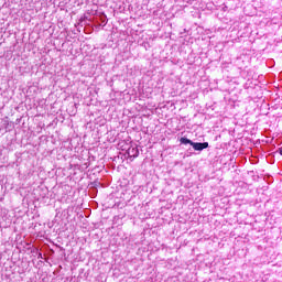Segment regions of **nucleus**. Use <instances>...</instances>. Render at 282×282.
Segmentation results:
<instances>
[{"label": "nucleus", "instance_id": "nucleus-4", "mask_svg": "<svg viewBox=\"0 0 282 282\" xmlns=\"http://www.w3.org/2000/svg\"><path fill=\"white\" fill-rule=\"evenodd\" d=\"M279 153H280V155H282V148L279 149Z\"/></svg>", "mask_w": 282, "mask_h": 282}, {"label": "nucleus", "instance_id": "nucleus-2", "mask_svg": "<svg viewBox=\"0 0 282 282\" xmlns=\"http://www.w3.org/2000/svg\"><path fill=\"white\" fill-rule=\"evenodd\" d=\"M128 155L130 158H138V155H140V151L138 150V148H130L128 150Z\"/></svg>", "mask_w": 282, "mask_h": 282}, {"label": "nucleus", "instance_id": "nucleus-1", "mask_svg": "<svg viewBox=\"0 0 282 282\" xmlns=\"http://www.w3.org/2000/svg\"><path fill=\"white\" fill-rule=\"evenodd\" d=\"M192 147L194 151H204V149H208V142H204V143L192 142Z\"/></svg>", "mask_w": 282, "mask_h": 282}, {"label": "nucleus", "instance_id": "nucleus-3", "mask_svg": "<svg viewBox=\"0 0 282 282\" xmlns=\"http://www.w3.org/2000/svg\"><path fill=\"white\" fill-rule=\"evenodd\" d=\"M180 142L181 144H191V147L193 145V141L184 137L181 138Z\"/></svg>", "mask_w": 282, "mask_h": 282}]
</instances>
